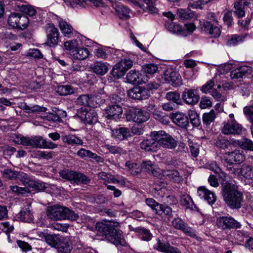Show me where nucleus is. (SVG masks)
Here are the masks:
<instances>
[{
    "mask_svg": "<svg viewBox=\"0 0 253 253\" xmlns=\"http://www.w3.org/2000/svg\"><path fill=\"white\" fill-rule=\"evenodd\" d=\"M56 92L60 95L66 96L74 92V89L69 85H60L57 87Z\"/></svg>",
    "mask_w": 253,
    "mask_h": 253,
    "instance_id": "45",
    "label": "nucleus"
},
{
    "mask_svg": "<svg viewBox=\"0 0 253 253\" xmlns=\"http://www.w3.org/2000/svg\"><path fill=\"white\" fill-rule=\"evenodd\" d=\"M182 98L186 104L189 105L195 104L199 100V96L195 93L193 90L188 89H185L184 90Z\"/></svg>",
    "mask_w": 253,
    "mask_h": 253,
    "instance_id": "21",
    "label": "nucleus"
},
{
    "mask_svg": "<svg viewBox=\"0 0 253 253\" xmlns=\"http://www.w3.org/2000/svg\"><path fill=\"white\" fill-rule=\"evenodd\" d=\"M119 222H96L95 226L87 227L91 231H98L104 234L106 238L116 245H123L124 240L120 232L115 228Z\"/></svg>",
    "mask_w": 253,
    "mask_h": 253,
    "instance_id": "1",
    "label": "nucleus"
},
{
    "mask_svg": "<svg viewBox=\"0 0 253 253\" xmlns=\"http://www.w3.org/2000/svg\"><path fill=\"white\" fill-rule=\"evenodd\" d=\"M172 225L175 229L181 230L191 237L194 238L196 236L195 231L188 226L186 222H172Z\"/></svg>",
    "mask_w": 253,
    "mask_h": 253,
    "instance_id": "23",
    "label": "nucleus"
},
{
    "mask_svg": "<svg viewBox=\"0 0 253 253\" xmlns=\"http://www.w3.org/2000/svg\"><path fill=\"white\" fill-rule=\"evenodd\" d=\"M235 143L240 146L242 149L253 151V142L251 140L245 139L243 141L237 140Z\"/></svg>",
    "mask_w": 253,
    "mask_h": 253,
    "instance_id": "47",
    "label": "nucleus"
},
{
    "mask_svg": "<svg viewBox=\"0 0 253 253\" xmlns=\"http://www.w3.org/2000/svg\"><path fill=\"white\" fill-rule=\"evenodd\" d=\"M75 173L76 171L66 169L61 171L59 174L60 176L63 178L68 180L74 181V179H75Z\"/></svg>",
    "mask_w": 253,
    "mask_h": 253,
    "instance_id": "57",
    "label": "nucleus"
},
{
    "mask_svg": "<svg viewBox=\"0 0 253 253\" xmlns=\"http://www.w3.org/2000/svg\"><path fill=\"white\" fill-rule=\"evenodd\" d=\"M78 157L84 159H86L90 158L95 160L96 162H99L101 161V158L97 156L95 153H94L88 150H86L84 148L80 149L77 153Z\"/></svg>",
    "mask_w": 253,
    "mask_h": 253,
    "instance_id": "30",
    "label": "nucleus"
},
{
    "mask_svg": "<svg viewBox=\"0 0 253 253\" xmlns=\"http://www.w3.org/2000/svg\"><path fill=\"white\" fill-rule=\"evenodd\" d=\"M208 19L209 20L203 24V29L206 33L211 35L213 37H218L221 31L217 27V21L215 18L214 14L213 13H209Z\"/></svg>",
    "mask_w": 253,
    "mask_h": 253,
    "instance_id": "7",
    "label": "nucleus"
},
{
    "mask_svg": "<svg viewBox=\"0 0 253 253\" xmlns=\"http://www.w3.org/2000/svg\"><path fill=\"white\" fill-rule=\"evenodd\" d=\"M79 46L78 41L77 40H72L64 42V47L66 50H71L72 52L76 50Z\"/></svg>",
    "mask_w": 253,
    "mask_h": 253,
    "instance_id": "60",
    "label": "nucleus"
},
{
    "mask_svg": "<svg viewBox=\"0 0 253 253\" xmlns=\"http://www.w3.org/2000/svg\"><path fill=\"white\" fill-rule=\"evenodd\" d=\"M197 194L201 199L207 201L210 205H212L216 200L214 193L204 186L198 188Z\"/></svg>",
    "mask_w": 253,
    "mask_h": 253,
    "instance_id": "19",
    "label": "nucleus"
},
{
    "mask_svg": "<svg viewBox=\"0 0 253 253\" xmlns=\"http://www.w3.org/2000/svg\"><path fill=\"white\" fill-rule=\"evenodd\" d=\"M165 27L170 32L173 34H177L182 35L184 34L182 27L179 25L176 24L171 21L166 22Z\"/></svg>",
    "mask_w": 253,
    "mask_h": 253,
    "instance_id": "35",
    "label": "nucleus"
},
{
    "mask_svg": "<svg viewBox=\"0 0 253 253\" xmlns=\"http://www.w3.org/2000/svg\"><path fill=\"white\" fill-rule=\"evenodd\" d=\"M223 125L221 132L224 134H240L242 133V126L234 120H229L226 122H224Z\"/></svg>",
    "mask_w": 253,
    "mask_h": 253,
    "instance_id": "12",
    "label": "nucleus"
},
{
    "mask_svg": "<svg viewBox=\"0 0 253 253\" xmlns=\"http://www.w3.org/2000/svg\"><path fill=\"white\" fill-rule=\"evenodd\" d=\"M130 230L136 232L138 234L140 238L143 241H149L152 238V234L150 231L141 227L134 228L131 225L129 226Z\"/></svg>",
    "mask_w": 253,
    "mask_h": 253,
    "instance_id": "26",
    "label": "nucleus"
},
{
    "mask_svg": "<svg viewBox=\"0 0 253 253\" xmlns=\"http://www.w3.org/2000/svg\"><path fill=\"white\" fill-rule=\"evenodd\" d=\"M169 245V243L163 242L158 238L157 243L154 245V248L159 252L166 253Z\"/></svg>",
    "mask_w": 253,
    "mask_h": 253,
    "instance_id": "50",
    "label": "nucleus"
},
{
    "mask_svg": "<svg viewBox=\"0 0 253 253\" xmlns=\"http://www.w3.org/2000/svg\"><path fill=\"white\" fill-rule=\"evenodd\" d=\"M65 3L72 7H76L77 5L84 7L86 5L91 3L93 5L99 7L103 6V2L102 0H64Z\"/></svg>",
    "mask_w": 253,
    "mask_h": 253,
    "instance_id": "16",
    "label": "nucleus"
},
{
    "mask_svg": "<svg viewBox=\"0 0 253 253\" xmlns=\"http://www.w3.org/2000/svg\"><path fill=\"white\" fill-rule=\"evenodd\" d=\"M166 98L168 100L171 101L177 104L181 103L180 94L176 92H169L166 94Z\"/></svg>",
    "mask_w": 253,
    "mask_h": 253,
    "instance_id": "55",
    "label": "nucleus"
},
{
    "mask_svg": "<svg viewBox=\"0 0 253 253\" xmlns=\"http://www.w3.org/2000/svg\"><path fill=\"white\" fill-rule=\"evenodd\" d=\"M243 151L240 150H235L234 151L224 154L222 158V162L231 165L235 162L240 163L245 160Z\"/></svg>",
    "mask_w": 253,
    "mask_h": 253,
    "instance_id": "11",
    "label": "nucleus"
},
{
    "mask_svg": "<svg viewBox=\"0 0 253 253\" xmlns=\"http://www.w3.org/2000/svg\"><path fill=\"white\" fill-rule=\"evenodd\" d=\"M104 102V100L102 99L99 95H93L89 96V106L92 108H96Z\"/></svg>",
    "mask_w": 253,
    "mask_h": 253,
    "instance_id": "46",
    "label": "nucleus"
},
{
    "mask_svg": "<svg viewBox=\"0 0 253 253\" xmlns=\"http://www.w3.org/2000/svg\"><path fill=\"white\" fill-rule=\"evenodd\" d=\"M123 109L119 105H112L105 110L104 115L108 119L117 120L121 117Z\"/></svg>",
    "mask_w": 253,
    "mask_h": 253,
    "instance_id": "17",
    "label": "nucleus"
},
{
    "mask_svg": "<svg viewBox=\"0 0 253 253\" xmlns=\"http://www.w3.org/2000/svg\"><path fill=\"white\" fill-rule=\"evenodd\" d=\"M247 36V34L240 35L237 34L231 35L228 37L226 41V45L229 46H236L243 42Z\"/></svg>",
    "mask_w": 253,
    "mask_h": 253,
    "instance_id": "31",
    "label": "nucleus"
},
{
    "mask_svg": "<svg viewBox=\"0 0 253 253\" xmlns=\"http://www.w3.org/2000/svg\"><path fill=\"white\" fill-rule=\"evenodd\" d=\"M90 54L89 51L85 47L78 48L72 52V55L74 58L80 60L87 58Z\"/></svg>",
    "mask_w": 253,
    "mask_h": 253,
    "instance_id": "34",
    "label": "nucleus"
},
{
    "mask_svg": "<svg viewBox=\"0 0 253 253\" xmlns=\"http://www.w3.org/2000/svg\"><path fill=\"white\" fill-rule=\"evenodd\" d=\"M16 220H19L20 221H29L33 220V215L28 208L25 209V210L21 211L16 215Z\"/></svg>",
    "mask_w": 253,
    "mask_h": 253,
    "instance_id": "38",
    "label": "nucleus"
},
{
    "mask_svg": "<svg viewBox=\"0 0 253 253\" xmlns=\"http://www.w3.org/2000/svg\"><path fill=\"white\" fill-rule=\"evenodd\" d=\"M141 167L142 169H144L145 170L156 177L159 176L161 173V169L150 161H143Z\"/></svg>",
    "mask_w": 253,
    "mask_h": 253,
    "instance_id": "24",
    "label": "nucleus"
},
{
    "mask_svg": "<svg viewBox=\"0 0 253 253\" xmlns=\"http://www.w3.org/2000/svg\"><path fill=\"white\" fill-rule=\"evenodd\" d=\"M170 118L175 124L179 127L186 128L188 126V118L183 113L177 112L172 113L170 115Z\"/></svg>",
    "mask_w": 253,
    "mask_h": 253,
    "instance_id": "18",
    "label": "nucleus"
},
{
    "mask_svg": "<svg viewBox=\"0 0 253 253\" xmlns=\"http://www.w3.org/2000/svg\"><path fill=\"white\" fill-rule=\"evenodd\" d=\"M56 249L58 253H70L73 249L72 244L69 240L64 238L62 243Z\"/></svg>",
    "mask_w": 253,
    "mask_h": 253,
    "instance_id": "37",
    "label": "nucleus"
},
{
    "mask_svg": "<svg viewBox=\"0 0 253 253\" xmlns=\"http://www.w3.org/2000/svg\"><path fill=\"white\" fill-rule=\"evenodd\" d=\"M78 116L84 124L93 125L98 121L97 114L94 109H81L78 112Z\"/></svg>",
    "mask_w": 253,
    "mask_h": 253,
    "instance_id": "10",
    "label": "nucleus"
},
{
    "mask_svg": "<svg viewBox=\"0 0 253 253\" xmlns=\"http://www.w3.org/2000/svg\"><path fill=\"white\" fill-rule=\"evenodd\" d=\"M10 191L17 195H24L29 192L27 188L19 187L17 185H11L9 186Z\"/></svg>",
    "mask_w": 253,
    "mask_h": 253,
    "instance_id": "59",
    "label": "nucleus"
},
{
    "mask_svg": "<svg viewBox=\"0 0 253 253\" xmlns=\"http://www.w3.org/2000/svg\"><path fill=\"white\" fill-rule=\"evenodd\" d=\"M128 96L134 99L142 100L147 99L150 95L148 89L143 87H134L128 92Z\"/></svg>",
    "mask_w": 253,
    "mask_h": 253,
    "instance_id": "14",
    "label": "nucleus"
},
{
    "mask_svg": "<svg viewBox=\"0 0 253 253\" xmlns=\"http://www.w3.org/2000/svg\"><path fill=\"white\" fill-rule=\"evenodd\" d=\"M222 193L224 200L231 208H241L243 196L242 193L238 191L236 186L227 183L223 186Z\"/></svg>",
    "mask_w": 253,
    "mask_h": 253,
    "instance_id": "3",
    "label": "nucleus"
},
{
    "mask_svg": "<svg viewBox=\"0 0 253 253\" xmlns=\"http://www.w3.org/2000/svg\"><path fill=\"white\" fill-rule=\"evenodd\" d=\"M112 135L118 140H123L130 136L131 133L128 128L120 127L112 130Z\"/></svg>",
    "mask_w": 253,
    "mask_h": 253,
    "instance_id": "22",
    "label": "nucleus"
},
{
    "mask_svg": "<svg viewBox=\"0 0 253 253\" xmlns=\"http://www.w3.org/2000/svg\"><path fill=\"white\" fill-rule=\"evenodd\" d=\"M0 228L7 235V239L10 242V237L9 233L12 232L14 230L13 224H10L9 222H2Z\"/></svg>",
    "mask_w": 253,
    "mask_h": 253,
    "instance_id": "53",
    "label": "nucleus"
},
{
    "mask_svg": "<svg viewBox=\"0 0 253 253\" xmlns=\"http://www.w3.org/2000/svg\"><path fill=\"white\" fill-rule=\"evenodd\" d=\"M250 71V67L247 66L239 67L233 70L230 72V75L232 79H238L242 78L249 71Z\"/></svg>",
    "mask_w": 253,
    "mask_h": 253,
    "instance_id": "32",
    "label": "nucleus"
},
{
    "mask_svg": "<svg viewBox=\"0 0 253 253\" xmlns=\"http://www.w3.org/2000/svg\"><path fill=\"white\" fill-rule=\"evenodd\" d=\"M91 69L94 73L101 76L106 74L108 71L107 63L100 61L94 62L91 66Z\"/></svg>",
    "mask_w": 253,
    "mask_h": 253,
    "instance_id": "29",
    "label": "nucleus"
},
{
    "mask_svg": "<svg viewBox=\"0 0 253 253\" xmlns=\"http://www.w3.org/2000/svg\"><path fill=\"white\" fill-rule=\"evenodd\" d=\"M127 81L131 84H141L144 83L142 79V75L139 71L132 70L126 75Z\"/></svg>",
    "mask_w": 253,
    "mask_h": 253,
    "instance_id": "25",
    "label": "nucleus"
},
{
    "mask_svg": "<svg viewBox=\"0 0 253 253\" xmlns=\"http://www.w3.org/2000/svg\"><path fill=\"white\" fill-rule=\"evenodd\" d=\"M248 2L245 1L243 4L241 1H236L234 3V7L235 8V14L238 18L243 17L245 15L244 10V5H247Z\"/></svg>",
    "mask_w": 253,
    "mask_h": 253,
    "instance_id": "40",
    "label": "nucleus"
},
{
    "mask_svg": "<svg viewBox=\"0 0 253 253\" xmlns=\"http://www.w3.org/2000/svg\"><path fill=\"white\" fill-rule=\"evenodd\" d=\"M164 78L166 81L174 86H177L182 84V79L179 74L172 69L166 71Z\"/></svg>",
    "mask_w": 253,
    "mask_h": 253,
    "instance_id": "15",
    "label": "nucleus"
},
{
    "mask_svg": "<svg viewBox=\"0 0 253 253\" xmlns=\"http://www.w3.org/2000/svg\"><path fill=\"white\" fill-rule=\"evenodd\" d=\"M133 62L130 57L122 58L114 66L112 70L113 76L118 79L123 77L133 66Z\"/></svg>",
    "mask_w": 253,
    "mask_h": 253,
    "instance_id": "5",
    "label": "nucleus"
},
{
    "mask_svg": "<svg viewBox=\"0 0 253 253\" xmlns=\"http://www.w3.org/2000/svg\"><path fill=\"white\" fill-rule=\"evenodd\" d=\"M115 10L121 19H126L129 17L130 10L124 5H118L116 6Z\"/></svg>",
    "mask_w": 253,
    "mask_h": 253,
    "instance_id": "41",
    "label": "nucleus"
},
{
    "mask_svg": "<svg viewBox=\"0 0 253 253\" xmlns=\"http://www.w3.org/2000/svg\"><path fill=\"white\" fill-rule=\"evenodd\" d=\"M163 174L174 182L179 183L182 181L183 178L178 170L176 169H168L163 171Z\"/></svg>",
    "mask_w": 253,
    "mask_h": 253,
    "instance_id": "28",
    "label": "nucleus"
},
{
    "mask_svg": "<svg viewBox=\"0 0 253 253\" xmlns=\"http://www.w3.org/2000/svg\"><path fill=\"white\" fill-rule=\"evenodd\" d=\"M161 207L162 208L156 211V214L160 215L164 213V214L169 216V220H172V221H174L176 220V218L174 216V215L175 214V216L177 215L175 214L174 211L172 212L171 208L168 206H163V205H161Z\"/></svg>",
    "mask_w": 253,
    "mask_h": 253,
    "instance_id": "39",
    "label": "nucleus"
},
{
    "mask_svg": "<svg viewBox=\"0 0 253 253\" xmlns=\"http://www.w3.org/2000/svg\"><path fill=\"white\" fill-rule=\"evenodd\" d=\"M9 25L14 28L25 29L28 24L29 19L25 15L19 13H11L8 19Z\"/></svg>",
    "mask_w": 253,
    "mask_h": 253,
    "instance_id": "8",
    "label": "nucleus"
},
{
    "mask_svg": "<svg viewBox=\"0 0 253 253\" xmlns=\"http://www.w3.org/2000/svg\"><path fill=\"white\" fill-rule=\"evenodd\" d=\"M147 205L151 207L152 210L155 211V212L162 208L161 204H159L155 200L152 198H147L146 199Z\"/></svg>",
    "mask_w": 253,
    "mask_h": 253,
    "instance_id": "63",
    "label": "nucleus"
},
{
    "mask_svg": "<svg viewBox=\"0 0 253 253\" xmlns=\"http://www.w3.org/2000/svg\"><path fill=\"white\" fill-rule=\"evenodd\" d=\"M216 224L223 229H237L241 227L240 222H216Z\"/></svg>",
    "mask_w": 253,
    "mask_h": 253,
    "instance_id": "48",
    "label": "nucleus"
},
{
    "mask_svg": "<svg viewBox=\"0 0 253 253\" xmlns=\"http://www.w3.org/2000/svg\"><path fill=\"white\" fill-rule=\"evenodd\" d=\"M125 165L128 168L132 174L136 175L140 173L141 171V165L127 161L126 162Z\"/></svg>",
    "mask_w": 253,
    "mask_h": 253,
    "instance_id": "43",
    "label": "nucleus"
},
{
    "mask_svg": "<svg viewBox=\"0 0 253 253\" xmlns=\"http://www.w3.org/2000/svg\"><path fill=\"white\" fill-rule=\"evenodd\" d=\"M58 26L64 36L69 37L73 31L72 26L61 18L58 19Z\"/></svg>",
    "mask_w": 253,
    "mask_h": 253,
    "instance_id": "33",
    "label": "nucleus"
},
{
    "mask_svg": "<svg viewBox=\"0 0 253 253\" xmlns=\"http://www.w3.org/2000/svg\"><path fill=\"white\" fill-rule=\"evenodd\" d=\"M188 115L190 122L193 126H198L200 125L201 121L199 116L195 111L189 110Z\"/></svg>",
    "mask_w": 253,
    "mask_h": 253,
    "instance_id": "49",
    "label": "nucleus"
},
{
    "mask_svg": "<svg viewBox=\"0 0 253 253\" xmlns=\"http://www.w3.org/2000/svg\"><path fill=\"white\" fill-rule=\"evenodd\" d=\"M154 133H156V131L151 132L150 134V138L143 140L140 143V147L142 149L147 152L157 151L159 147L157 140L153 136Z\"/></svg>",
    "mask_w": 253,
    "mask_h": 253,
    "instance_id": "13",
    "label": "nucleus"
},
{
    "mask_svg": "<svg viewBox=\"0 0 253 253\" xmlns=\"http://www.w3.org/2000/svg\"><path fill=\"white\" fill-rule=\"evenodd\" d=\"M46 36L45 44L50 47L57 45L59 41V32L52 23H47L44 27Z\"/></svg>",
    "mask_w": 253,
    "mask_h": 253,
    "instance_id": "6",
    "label": "nucleus"
},
{
    "mask_svg": "<svg viewBox=\"0 0 253 253\" xmlns=\"http://www.w3.org/2000/svg\"><path fill=\"white\" fill-rule=\"evenodd\" d=\"M44 239L48 245L56 248L62 243L64 237L58 234H47L45 236Z\"/></svg>",
    "mask_w": 253,
    "mask_h": 253,
    "instance_id": "27",
    "label": "nucleus"
},
{
    "mask_svg": "<svg viewBox=\"0 0 253 253\" xmlns=\"http://www.w3.org/2000/svg\"><path fill=\"white\" fill-rule=\"evenodd\" d=\"M153 136L157 140L158 147L162 146L166 148L173 149L177 146V141L171 135L163 130L156 131Z\"/></svg>",
    "mask_w": 253,
    "mask_h": 253,
    "instance_id": "4",
    "label": "nucleus"
},
{
    "mask_svg": "<svg viewBox=\"0 0 253 253\" xmlns=\"http://www.w3.org/2000/svg\"><path fill=\"white\" fill-rule=\"evenodd\" d=\"M94 53L95 56L97 58L105 59H106L108 56L106 48L102 47H98L96 48L94 50Z\"/></svg>",
    "mask_w": 253,
    "mask_h": 253,
    "instance_id": "64",
    "label": "nucleus"
},
{
    "mask_svg": "<svg viewBox=\"0 0 253 253\" xmlns=\"http://www.w3.org/2000/svg\"><path fill=\"white\" fill-rule=\"evenodd\" d=\"M127 120L137 123H142L146 121L149 118V114L146 111L135 108L129 110L126 114Z\"/></svg>",
    "mask_w": 253,
    "mask_h": 253,
    "instance_id": "9",
    "label": "nucleus"
},
{
    "mask_svg": "<svg viewBox=\"0 0 253 253\" xmlns=\"http://www.w3.org/2000/svg\"><path fill=\"white\" fill-rule=\"evenodd\" d=\"M105 147L110 153L113 154H125V151L123 150L122 148L116 146L111 145H106Z\"/></svg>",
    "mask_w": 253,
    "mask_h": 253,
    "instance_id": "62",
    "label": "nucleus"
},
{
    "mask_svg": "<svg viewBox=\"0 0 253 253\" xmlns=\"http://www.w3.org/2000/svg\"><path fill=\"white\" fill-rule=\"evenodd\" d=\"M177 14L181 20L189 19L193 16L192 11L188 8L178 9Z\"/></svg>",
    "mask_w": 253,
    "mask_h": 253,
    "instance_id": "44",
    "label": "nucleus"
},
{
    "mask_svg": "<svg viewBox=\"0 0 253 253\" xmlns=\"http://www.w3.org/2000/svg\"><path fill=\"white\" fill-rule=\"evenodd\" d=\"M62 141L68 145H73L75 144L82 145L83 144V140L75 135L69 134L62 137Z\"/></svg>",
    "mask_w": 253,
    "mask_h": 253,
    "instance_id": "36",
    "label": "nucleus"
},
{
    "mask_svg": "<svg viewBox=\"0 0 253 253\" xmlns=\"http://www.w3.org/2000/svg\"><path fill=\"white\" fill-rule=\"evenodd\" d=\"M46 215L48 219L53 220H77L78 215L68 208L59 204L48 206L46 210Z\"/></svg>",
    "mask_w": 253,
    "mask_h": 253,
    "instance_id": "2",
    "label": "nucleus"
},
{
    "mask_svg": "<svg viewBox=\"0 0 253 253\" xmlns=\"http://www.w3.org/2000/svg\"><path fill=\"white\" fill-rule=\"evenodd\" d=\"M215 118L214 111L212 110L209 113L204 114L203 116V123L206 125H209L214 121Z\"/></svg>",
    "mask_w": 253,
    "mask_h": 253,
    "instance_id": "58",
    "label": "nucleus"
},
{
    "mask_svg": "<svg viewBox=\"0 0 253 253\" xmlns=\"http://www.w3.org/2000/svg\"><path fill=\"white\" fill-rule=\"evenodd\" d=\"M180 202L182 205L187 208H192L194 204L191 197L187 194H184L181 196Z\"/></svg>",
    "mask_w": 253,
    "mask_h": 253,
    "instance_id": "52",
    "label": "nucleus"
},
{
    "mask_svg": "<svg viewBox=\"0 0 253 253\" xmlns=\"http://www.w3.org/2000/svg\"><path fill=\"white\" fill-rule=\"evenodd\" d=\"M42 140V137L41 136H35L31 138L22 136L20 137V143L23 145L41 148Z\"/></svg>",
    "mask_w": 253,
    "mask_h": 253,
    "instance_id": "20",
    "label": "nucleus"
},
{
    "mask_svg": "<svg viewBox=\"0 0 253 253\" xmlns=\"http://www.w3.org/2000/svg\"><path fill=\"white\" fill-rule=\"evenodd\" d=\"M145 73L148 75H153L159 71L158 65L154 63H149L144 65L142 67Z\"/></svg>",
    "mask_w": 253,
    "mask_h": 253,
    "instance_id": "42",
    "label": "nucleus"
},
{
    "mask_svg": "<svg viewBox=\"0 0 253 253\" xmlns=\"http://www.w3.org/2000/svg\"><path fill=\"white\" fill-rule=\"evenodd\" d=\"M74 181L77 184H87L90 182V179L84 174L82 173L76 172Z\"/></svg>",
    "mask_w": 253,
    "mask_h": 253,
    "instance_id": "51",
    "label": "nucleus"
},
{
    "mask_svg": "<svg viewBox=\"0 0 253 253\" xmlns=\"http://www.w3.org/2000/svg\"><path fill=\"white\" fill-rule=\"evenodd\" d=\"M188 145L191 155L194 157H197L199 154L200 145L192 141H189Z\"/></svg>",
    "mask_w": 253,
    "mask_h": 253,
    "instance_id": "56",
    "label": "nucleus"
},
{
    "mask_svg": "<svg viewBox=\"0 0 253 253\" xmlns=\"http://www.w3.org/2000/svg\"><path fill=\"white\" fill-rule=\"evenodd\" d=\"M215 144L217 147L224 149L229 146L230 143L228 140L222 137H219L216 140Z\"/></svg>",
    "mask_w": 253,
    "mask_h": 253,
    "instance_id": "61",
    "label": "nucleus"
},
{
    "mask_svg": "<svg viewBox=\"0 0 253 253\" xmlns=\"http://www.w3.org/2000/svg\"><path fill=\"white\" fill-rule=\"evenodd\" d=\"M2 176L9 179H15L17 178L19 173L17 171L12 170L10 169H5L1 171Z\"/></svg>",
    "mask_w": 253,
    "mask_h": 253,
    "instance_id": "54",
    "label": "nucleus"
}]
</instances>
